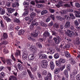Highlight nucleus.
Listing matches in <instances>:
<instances>
[{
	"label": "nucleus",
	"mask_w": 80,
	"mask_h": 80,
	"mask_svg": "<svg viewBox=\"0 0 80 80\" xmlns=\"http://www.w3.org/2000/svg\"><path fill=\"white\" fill-rule=\"evenodd\" d=\"M29 78H31L32 80H33V79H34V78L33 77V75H32V74H31L29 75Z\"/></svg>",
	"instance_id": "8fccbe9b"
},
{
	"label": "nucleus",
	"mask_w": 80,
	"mask_h": 80,
	"mask_svg": "<svg viewBox=\"0 0 80 80\" xmlns=\"http://www.w3.org/2000/svg\"><path fill=\"white\" fill-rule=\"evenodd\" d=\"M37 15L35 12H32L30 14V17L31 18V20H33V18H34Z\"/></svg>",
	"instance_id": "a211bd4d"
},
{
	"label": "nucleus",
	"mask_w": 80,
	"mask_h": 80,
	"mask_svg": "<svg viewBox=\"0 0 80 80\" xmlns=\"http://www.w3.org/2000/svg\"><path fill=\"white\" fill-rule=\"evenodd\" d=\"M46 59V58H47V56L46 55L44 54L42 57V59Z\"/></svg>",
	"instance_id": "338daca9"
},
{
	"label": "nucleus",
	"mask_w": 80,
	"mask_h": 80,
	"mask_svg": "<svg viewBox=\"0 0 80 80\" xmlns=\"http://www.w3.org/2000/svg\"><path fill=\"white\" fill-rule=\"evenodd\" d=\"M51 33H52V35H53L54 36H58L57 35V33L55 31H52Z\"/></svg>",
	"instance_id": "c85d7f7f"
},
{
	"label": "nucleus",
	"mask_w": 80,
	"mask_h": 80,
	"mask_svg": "<svg viewBox=\"0 0 80 80\" xmlns=\"http://www.w3.org/2000/svg\"><path fill=\"white\" fill-rule=\"evenodd\" d=\"M8 13H12L15 11V9L13 8H10L8 9Z\"/></svg>",
	"instance_id": "4468645a"
},
{
	"label": "nucleus",
	"mask_w": 80,
	"mask_h": 80,
	"mask_svg": "<svg viewBox=\"0 0 80 80\" xmlns=\"http://www.w3.org/2000/svg\"><path fill=\"white\" fill-rule=\"evenodd\" d=\"M4 18L5 19V20H11L10 18H8V17L7 16H5L4 17Z\"/></svg>",
	"instance_id": "864d4df0"
},
{
	"label": "nucleus",
	"mask_w": 80,
	"mask_h": 80,
	"mask_svg": "<svg viewBox=\"0 0 80 80\" xmlns=\"http://www.w3.org/2000/svg\"><path fill=\"white\" fill-rule=\"evenodd\" d=\"M50 17L53 20H55V16H54V15H51Z\"/></svg>",
	"instance_id": "e2e57ef3"
},
{
	"label": "nucleus",
	"mask_w": 80,
	"mask_h": 80,
	"mask_svg": "<svg viewBox=\"0 0 80 80\" xmlns=\"http://www.w3.org/2000/svg\"><path fill=\"white\" fill-rule=\"evenodd\" d=\"M41 25L42 27H47V24L45 23L44 22H41Z\"/></svg>",
	"instance_id": "a19ab883"
},
{
	"label": "nucleus",
	"mask_w": 80,
	"mask_h": 80,
	"mask_svg": "<svg viewBox=\"0 0 80 80\" xmlns=\"http://www.w3.org/2000/svg\"><path fill=\"white\" fill-rule=\"evenodd\" d=\"M64 28L65 27L64 26V25H60L59 27L60 29L61 30H63V29H64Z\"/></svg>",
	"instance_id": "5fc2aeb1"
},
{
	"label": "nucleus",
	"mask_w": 80,
	"mask_h": 80,
	"mask_svg": "<svg viewBox=\"0 0 80 80\" xmlns=\"http://www.w3.org/2000/svg\"><path fill=\"white\" fill-rule=\"evenodd\" d=\"M56 63L57 66L58 67H60L61 66V63L60 62V61H56Z\"/></svg>",
	"instance_id": "72a5a7b5"
},
{
	"label": "nucleus",
	"mask_w": 80,
	"mask_h": 80,
	"mask_svg": "<svg viewBox=\"0 0 80 80\" xmlns=\"http://www.w3.org/2000/svg\"><path fill=\"white\" fill-rule=\"evenodd\" d=\"M25 30L23 29H21L18 32V35H23Z\"/></svg>",
	"instance_id": "5701e85b"
},
{
	"label": "nucleus",
	"mask_w": 80,
	"mask_h": 80,
	"mask_svg": "<svg viewBox=\"0 0 80 80\" xmlns=\"http://www.w3.org/2000/svg\"><path fill=\"white\" fill-rule=\"evenodd\" d=\"M65 18L67 20H71L70 18L69 17L66 16H65V18H62V20H64L65 19Z\"/></svg>",
	"instance_id": "cd10ccee"
},
{
	"label": "nucleus",
	"mask_w": 80,
	"mask_h": 80,
	"mask_svg": "<svg viewBox=\"0 0 80 80\" xmlns=\"http://www.w3.org/2000/svg\"><path fill=\"white\" fill-rule=\"evenodd\" d=\"M1 60L3 62V63H5L6 61L5 59H4V58H3V57H1Z\"/></svg>",
	"instance_id": "69168bd1"
},
{
	"label": "nucleus",
	"mask_w": 80,
	"mask_h": 80,
	"mask_svg": "<svg viewBox=\"0 0 80 80\" xmlns=\"http://www.w3.org/2000/svg\"><path fill=\"white\" fill-rule=\"evenodd\" d=\"M74 24L76 26H78L79 23L76 20L74 21Z\"/></svg>",
	"instance_id": "4d7b16f0"
},
{
	"label": "nucleus",
	"mask_w": 80,
	"mask_h": 80,
	"mask_svg": "<svg viewBox=\"0 0 80 80\" xmlns=\"http://www.w3.org/2000/svg\"><path fill=\"white\" fill-rule=\"evenodd\" d=\"M64 68H65V65H64L62 66L61 67V68H60V70L61 71H62Z\"/></svg>",
	"instance_id": "052dcab7"
},
{
	"label": "nucleus",
	"mask_w": 80,
	"mask_h": 80,
	"mask_svg": "<svg viewBox=\"0 0 80 80\" xmlns=\"http://www.w3.org/2000/svg\"><path fill=\"white\" fill-rule=\"evenodd\" d=\"M10 5H11V2H8L6 3V5H7L8 7H9L10 6Z\"/></svg>",
	"instance_id": "0e129e2a"
},
{
	"label": "nucleus",
	"mask_w": 80,
	"mask_h": 80,
	"mask_svg": "<svg viewBox=\"0 0 80 80\" xmlns=\"http://www.w3.org/2000/svg\"><path fill=\"white\" fill-rule=\"evenodd\" d=\"M70 46L69 44H66L64 46L65 48H69Z\"/></svg>",
	"instance_id": "6e6d98bb"
},
{
	"label": "nucleus",
	"mask_w": 80,
	"mask_h": 80,
	"mask_svg": "<svg viewBox=\"0 0 80 80\" xmlns=\"http://www.w3.org/2000/svg\"><path fill=\"white\" fill-rule=\"evenodd\" d=\"M53 25V22L51 21L49 24V27H52V25Z\"/></svg>",
	"instance_id": "774afa93"
},
{
	"label": "nucleus",
	"mask_w": 80,
	"mask_h": 80,
	"mask_svg": "<svg viewBox=\"0 0 80 80\" xmlns=\"http://www.w3.org/2000/svg\"><path fill=\"white\" fill-rule=\"evenodd\" d=\"M47 13H48V11L47 10H43L41 12V15H44L45 14Z\"/></svg>",
	"instance_id": "4be33fe9"
},
{
	"label": "nucleus",
	"mask_w": 80,
	"mask_h": 80,
	"mask_svg": "<svg viewBox=\"0 0 80 80\" xmlns=\"http://www.w3.org/2000/svg\"><path fill=\"white\" fill-rule=\"evenodd\" d=\"M43 36L44 37H48L50 36V32L48 31H45L43 34Z\"/></svg>",
	"instance_id": "ddd939ff"
},
{
	"label": "nucleus",
	"mask_w": 80,
	"mask_h": 80,
	"mask_svg": "<svg viewBox=\"0 0 80 80\" xmlns=\"http://www.w3.org/2000/svg\"><path fill=\"white\" fill-rule=\"evenodd\" d=\"M47 71H46V70L43 71L42 73V75H47Z\"/></svg>",
	"instance_id": "bf43d9fd"
},
{
	"label": "nucleus",
	"mask_w": 80,
	"mask_h": 80,
	"mask_svg": "<svg viewBox=\"0 0 80 80\" xmlns=\"http://www.w3.org/2000/svg\"><path fill=\"white\" fill-rule=\"evenodd\" d=\"M41 65L42 68H47L48 65V61L46 60H43L41 62Z\"/></svg>",
	"instance_id": "20e7f679"
},
{
	"label": "nucleus",
	"mask_w": 80,
	"mask_h": 80,
	"mask_svg": "<svg viewBox=\"0 0 80 80\" xmlns=\"http://www.w3.org/2000/svg\"><path fill=\"white\" fill-rule=\"evenodd\" d=\"M5 77V73L3 72H2L0 74V78H3Z\"/></svg>",
	"instance_id": "58836bf2"
},
{
	"label": "nucleus",
	"mask_w": 80,
	"mask_h": 80,
	"mask_svg": "<svg viewBox=\"0 0 80 80\" xmlns=\"http://www.w3.org/2000/svg\"><path fill=\"white\" fill-rule=\"evenodd\" d=\"M38 77L39 78V79L38 80H43V78H42V74H41L40 72H38Z\"/></svg>",
	"instance_id": "a878e982"
},
{
	"label": "nucleus",
	"mask_w": 80,
	"mask_h": 80,
	"mask_svg": "<svg viewBox=\"0 0 80 80\" xmlns=\"http://www.w3.org/2000/svg\"><path fill=\"white\" fill-rule=\"evenodd\" d=\"M28 58L30 60H32L34 58V56L33 55L30 54L28 56Z\"/></svg>",
	"instance_id": "bb28decb"
},
{
	"label": "nucleus",
	"mask_w": 80,
	"mask_h": 80,
	"mask_svg": "<svg viewBox=\"0 0 80 80\" xmlns=\"http://www.w3.org/2000/svg\"><path fill=\"white\" fill-rule=\"evenodd\" d=\"M36 46L38 48H41L42 47V46L41 45V44L40 42H38L36 43Z\"/></svg>",
	"instance_id": "c756f323"
},
{
	"label": "nucleus",
	"mask_w": 80,
	"mask_h": 80,
	"mask_svg": "<svg viewBox=\"0 0 80 80\" xmlns=\"http://www.w3.org/2000/svg\"><path fill=\"white\" fill-rule=\"evenodd\" d=\"M56 37H54L53 40H54L55 43L56 44H59L60 42L62 40V38L59 36H57Z\"/></svg>",
	"instance_id": "7ed1b4c3"
},
{
	"label": "nucleus",
	"mask_w": 80,
	"mask_h": 80,
	"mask_svg": "<svg viewBox=\"0 0 80 80\" xmlns=\"http://www.w3.org/2000/svg\"><path fill=\"white\" fill-rule=\"evenodd\" d=\"M80 38H77L76 40V43L77 45H79L80 43Z\"/></svg>",
	"instance_id": "2f4dec72"
},
{
	"label": "nucleus",
	"mask_w": 80,
	"mask_h": 80,
	"mask_svg": "<svg viewBox=\"0 0 80 80\" xmlns=\"http://www.w3.org/2000/svg\"><path fill=\"white\" fill-rule=\"evenodd\" d=\"M64 27L65 28H70V22H66V23Z\"/></svg>",
	"instance_id": "aec40b11"
},
{
	"label": "nucleus",
	"mask_w": 80,
	"mask_h": 80,
	"mask_svg": "<svg viewBox=\"0 0 80 80\" xmlns=\"http://www.w3.org/2000/svg\"><path fill=\"white\" fill-rule=\"evenodd\" d=\"M64 31L65 32V34L71 38H73V36L75 35V32L73 31H70V30L68 29L67 31L66 30H64Z\"/></svg>",
	"instance_id": "f03ea898"
},
{
	"label": "nucleus",
	"mask_w": 80,
	"mask_h": 80,
	"mask_svg": "<svg viewBox=\"0 0 80 80\" xmlns=\"http://www.w3.org/2000/svg\"><path fill=\"white\" fill-rule=\"evenodd\" d=\"M58 61L59 62H60L61 63H65L66 62L65 59L62 58H60L58 60Z\"/></svg>",
	"instance_id": "412c9836"
},
{
	"label": "nucleus",
	"mask_w": 80,
	"mask_h": 80,
	"mask_svg": "<svg viewBox=\"0 0 80 80\" xmlns=\"http://www.w3.org/2000/svg\"><path fill=\"white\" fill-rule=\"evenodd\" d=\"M77 73H78V71L77 70L75 69L73 70L72 74L73 75H76L77 74Z\"/></svg>",
	"instance_id": "473e14b6"
},
{
	"label": "nucleus",
	"mask_w": 80,
	"mask_h": 80,
	"mask_svg": "<svg viewBox=\"0 0 80 80\" xmlns=\"http://www.w3.org/2000/svg\"><path fill=\"white\" fill-rule=\"evenodd\" d=\"M59 72H60V69H59V68H57L55 69L54 73L55 74H57Z\"/></svg>",
	"instance_id": "393cba45"
},
{
	"label": "nucleus",
	"mask_w": 80,
	"mask_h": 80,
	"mask_svg": "<svg viewBox=\"0 0 80 80\" xmlns=\"http://www.w3.org/2000/svg\"><path fill=\"white\" fill-rule=\"evenodd\" d=\"M67 68L68 71H70V69H71V68L70 67V64H67Z\"/></svg>",
	"instance_id": "79ce46f5"
},
{
	"label": "nucleus",
	"mask_w": 80,
	"mask_h": 80,
	"mask_svg": "<svg viewBox=\"0 0 80 80\" xmlns=\"http://www.w3.org/2000/svg\"><path fill=\"white\" fill-rule=\"evenodd\" d=\"M76 79L77 80H80V75L78 74L76 76Z\"/></svg>",
	"instance_id": "603ef678"
},
{
	"label": "nucleus",
	"mask_w": 80,
	"mask_h": 80,
	"mask_svg": "<svg viewBox=\"0 0 80 80\" xmlns=\"http://www.w3.org/2000/svg\"><path fill=\"white\" fill-rule=\"evenodd\" d=\"M35 11L37 13H40V10L38 9H35Z\"/></svg>",
	"instance_id": "3c124183"
},
{
	"label": "nucleus",
	"mask_w": 80,
	"mask_h": 80,
	"mask_svg": "<svg viewBox=\"0 0 80 80\" xmlns=\"http://www.w3.org/2000/svg\"><path fill=\"white\" fill-rule=\"evenodd\" d=\"M37 66H35L34 68H33L32 69V71L33 72H35L36 70H37V68H36Z\"/></svg>",
	"instance_id": "680f3d73"
},
{
	"label": "nucleus",
	"mask_w": 80,
	"mask_h": 80,
	"mask_svg": "<svg viewBox=\"0 0 80 80\" xmlns=\"http://www.w3.org/2000/svg\"><path fill=\"white\" fill-rule=\"evenodd\" d=\"M70 29L72 32H73L74 30V27L73 26H71L70 27Z\"/></svg>",
	"instance_id": "13d9d810"
},
{
	"label": "nucleus",
	"mask_w": 80,
	"mask_h": 80,
	"mask_svg": "<svg viewBox=\"0 0 80 80\" xmlns=\"http://www.w3.org/2000/svg\"><path fill=\"white\" fill-rule=\"evenodd\" d=\"M17 67L18 69H19V70L20 71V70L22 69V65L20 63H18V64Z\"/></svg>",
	"instance_id": "f704fd0d"
},
{
	"label": "nucleus",
	"mask_w": 80,
	"mask_h": 80,
	"mask_svg": "<svg viewBox=\"0 0 80 80\" xmlns=\"http://www.w3.org/2000/svg\"><path fill=\"white\" fill-rule=\"evenodd\" d=\"M34 33H31V36H28V38L30 40H32V41L35 42L37 41V39L38 38V35L40 32L39 31L35 29L34 30Z\"/></svg>",
	"instance_id": "f257e3e1"
},
{
	"label": "nucleus",
	"mask_w": 80,
	"mask_h": 80,
	"mask_svg": "<svg viewBox=\"0 0 80 80\" xmlns=\"http://www.w3.org/2000/svg\"><path fill=\"white\" fill-rule=\"evenodd\" d=\"M36 7L37 8H40L41 7H43V5L42 4H36Z\"/></svg>",
	"instance_id": "a18cd8bd"
},
{
	"label": "nucleus",
	"mask_w": 80,
	"mask_h": 80,
	"mask_svg": "<svg viewBox=\"0 0 80 80\" xmlns=\"http://www.w3.org/2000/svg\"><path fill=\"white\" fill-rule=\"evenodd\" d=\"M12 62H13V61L11 59H7L6 60V63H7V64L9 65H13Z\"/></svg>",
	"instance_id": "f8f14e48"
},
{
	"label": "nucleus",
	"mask_w": 80,
	"mask_h": 80,
	"mask_svg": "<svg viewBox=\"0 0 80 80\" xmlns=\"http://www.w3.org/2000/svg\"><path fill=\"white\" fill-rule=\"evenodd\" d=\"M43 53V52L42 51H41L40 52V55H39V58L40 59H42V57L43 56L44 54H42Z\"/></svg>",
	"instance_id": "4c0bfd02"
},
{
	"label": "nucleus",
	"mask_w": 80,
	"mask_h": 80,
	"mask_svg": "<svg viewBox=\"0 0 80 80\" xmlns=\"http://www.w3.org/2000/svg\"><path fill=\"white\" fill-rule=\"evenodd\" d=\"M16 56H18V55H20V51L18 50L17 51L16 53L15 54Z\"/></svg>",
	"instance_id": "c9c22d12"
},
{
	"label": "nucleus",
	"mask_w": 80,
	"mask_h": 80,
	"mask_svg": "<svg viewBox=\"0 0 80 80\" xmlns=\"http://www.w3.org/2000/svg\"><path fill=\"white\" fill-rule=\"evenodd\" d=\"M28 9L27 8L25 9V12L23 14V16H26V15H27L28 14Z\"/></svg>",
	"instance_id": "6ab92c4d"
},
{
	"label": "nucleus",
	"mask_w": 80,
	"mask_h": 80,
	"mask_svg": "<svg viewBox=\"0 0 80 80\" xmlns=\"http://www.w3.org/2000/svg\"><path fill=\"white\" fill-rule=\"evenodd\" d=\"M56 18L58 20H62V19H63L62 17L61 16H56Z\"/></svg>",
	"instance_id": "e433bc0d"
},
{
	"label": "nucleus",
	"mask_w": 80,
	"mask_h": 80,
	"mask_svg": "<svg viewBox=\"0 0 80 80\" xmlns=\"http://www.w3.org/2000/svg\"><path fill=\"white\" fill-rule=\"evenodd\" d=\"M75 6H76L77 8H80V4H79L78 2H76L75 3Z\"/></svg>",
	"instance_id": "de8ad7c7"
},
{
	"label": "nucleus",
	"mask_w": 80,
	"mask_h": 80,
	"mask_svg": "<svg viewBox=\"0 0 80 80\" xmlns=\"http://www.w3.org/2000/svg\"><path fill=\"white\" fill-rule=\"evenodd\" d=\"M3 52L4 53H8V50H7L6 48H5L3 50Z\"/></svg>",
	"instance_id": "09e8293b"
},
{
	"label": "nucleus",
	"mask_w": 80,
	"mask_h": 80,
	"mask_svg": "<svg viewBox=\"0 0 80 80\" xmlns=\"http://www.w3.org/2000/svg\"><path fill=\"white\" fill-rule=\"evenodd\" d=\"M52 74L50 72H48L47 77L44 78V80H52Z\"/></svg>",
	"instance_id": "39448f33"
},
{
	"label": "nucleus",
	"mask_w": 80,
	"mask_h": 80,
	"mask_svg": "<svg viewBox=\"0 0 80 80\" xmlns=\"http://www.w3.org/2000/svg\"><path fill=\"white\" fill-rule=\"evenodd\" d=\"M48 51L47 54L49 53L50 54H51V55H52V54H53V53H55L54 49H53L52 48L50 47L49 48H48Z\"/></svg>",
	"instance_id": "423d86ee"
},
{
	"label": "nucleus",
	"mask_w": 80,
	"mask_h": 80,
	"mask_svg": "<svg viewBox=\"0 0 80 80\" xmlns=\"http://www.w3.org/2000/svg\"><path fill=\"white\" fill-rule=\"evenodd\" d=\"M74 12L75 13V16L76 17L78 18H80V12L77 11H74Z\"/></svg>",
	"instance_id": "9d476101"
},
{
	"label": "nucleus",
	"mask_w": 80,
	"mask_h": 80,
	"mask_svg": "<svg viewBox=\"0 0 80 80\" xmlns=\"http://www.w3.org/2000/svg\"><path fill=\"white\" fill-rule=\"evenodd\" d=\"M63 4V2L62 1H59L58 2L57 5H56V6L57 8H60L62 6Z\"/></svg>",
	"instance_id": "2eb2a0df"
},
{
	"label": "nucleus",
	"mask_w": 80,
	"mask_h": 80,
	"mask_svg": "<svg viewBox=\"0 0 80 80\" xmlns=\"http://www.w3.org/2000/svg\"><path fill=\"white\" fill-rule=\"evenodd\" d=\"M5 12V11L4 9H2V10L0 11V13L1 15H4Z\"/></svg>",
	"instance_id": "37998d69"
},
{
	"label": "nucleus",
	"mask_w": 80,
	"mask_h": 80,
	"mask_svg": "<svg viewBox=\"0 0 80 80\" xmlns=\"http://www.w3.org/2000/svg\"><path fill=\"white\" fill-rule=\"evenodd\" d=\"M69 15L71 17V19H75V17L73 15V14L70 13Z\"/></svg>",
	"instance_id": "c03bdc74"
},
{
	"label": "nucleus",
	"mask_w": 80,
	"mask_h": 80,
	"mask_svg": "<svg viewBox=\"0 0 80 80\" xmlns=\"http://www.w3.org/2000/svg\"><path fill=\"white\" fill-rule=\"evenodd\" d=\"M59 25L58 24L55 23L54 25V27L56 28H59Z\"/></svg>",
	"instance_id": "49530a36"
},
{
	"label": "nucleus",
	"mask_w": 80,
	"mask_h": 80,
	"mask_svg": "<svg viewBox=\"0 0 80 80\" xmlns=\"http://www.w3.org/2000/svg\"><path fill=\"white\" fill-rule=\"evenodd\" d=\"M51 69L53 70L54 68H55V65H54V63L53 61H51L50 62L49 64Z\"/></svg>",
	"instance_id": "9b49d317"
},
{
	"label": "nucleus",
	"mask_w": 80,
	"mask_h": 80,
	"mask_svg": "<svg viewBox=\"0 0 80 80\" xmlns=\"http://www.w3.org/2000/svg\"><path fill=\"white\" fill-rule=\"evenodd\" d=\"M23 58L24 59H26L27 60L28 59V54H27V52L25 51H24L23 52L22 55Z\"/></svg>",
	"instance_id": "6e6552de"
},
{
	"label": "nucleus",
	"mask_w": 80,
	"mask_h": 80,
	"mask_svg": "<svg viewBox=\"0 0 80 80\" xmlns=\"http://www.w3.org/2000/svg\"><path fill=\"white\" fill-rule=\"evenodd\" d=\"M27 72H25V71H24L22 73V74L21 76V78H23L26 77V76H27Z\"/></svg>",
	"instance_id": "f3484780"
},
{
	"label": "nucleus",
	"mask_w": 80,
	"mask_h": 80,
	"mask_svg": "<svg viewBox=\"0 0 80 80\" xmlns=\"http://www.w3.org/2000/svg\"><path fill=\"white\" fill-rule=\"evenodd\" d=\"M8 38V34L6 33H4L3 36L2 37L1 40H5V39H7Z\"/></svg>",
	"instance_id": "1a4fd4ad"
},
{
	"label": "nucleus",
	"mask_w": 80,
	"mask_h": 80,
	"mask_svg": "<svg viewBox=\"0 0 80 80\" xmlns=\"http://www.w3.org/2000/svg\"><path fill=\"white\" fill-rule=\"evenodd\" d=\"M8 44V41L5 40L2 42L1 43H0V46H2L3 45H7Z\"/></svg>",
	"instance_id": "b1692460"
},
{
	"label": "nucleus",
	"mask_w": 80,
	"mask_h": 80,
	"mask_svg": "<svg viewBox=\"0 0 80 80\" xmlns=\"http://www.w3.org/2000/svg\"><path fill=\"white\" fill-rule=\"evenodd\" d=\"M64 54L65 55L67 58H70V53L67 51H65L64 52Z\"/></svg>",
	"instance_id": "dca6fc26"
},
{
	"label": "nucleus",
	"mask_w": 80,
	"mask_h": 80,
	"mask_svg": "<svg viewBox=\"0 0 80 80\" xmlns=\"http://www.w3.org/2000/svg\"><path fill=\"white\" fill-rule=\"evenodd\" d=\"M32 25H31L30 27V29H31V30H32V29H33V28L34 27L33 26H37V25H38V22H36V21L35 20H34L32 22Z\"/></svg>",
	"instance_id": "0eeeda50"
},
{
	"label": "nucleus",
	"mask_w": 80,
	"mask_h": 80,
	"mask_svg": "<svg viewBox=\"0 0 80 80\" xmlns=\"http://www.w3.org/2000/svg\"><path fill=\"white\" fill-rule=\"evenodd\" d=\"M70 60L71 62V64L72 65H73V64H75L76 63V62H75L74 60L72 58L70 59Z\"/></svg>",
	"instance_id": "ea45409f"
},
{
	"label": "nucleus",
	"mask_w": 80,
	"mask_h": 80,
	"mask_svg": "<svg viewBox=\"0 0 80 80\" xmlns=\"http://www.w3.org/2000/svg\"><path fill=\"white\" fill-rule=\"evenodd\" d=\"M59 54L58 53H55L54 55V57L55 59H57L59 58Z\"/></svg>",
	"instance_id": "7c9ffc66"
}]
</instances>
